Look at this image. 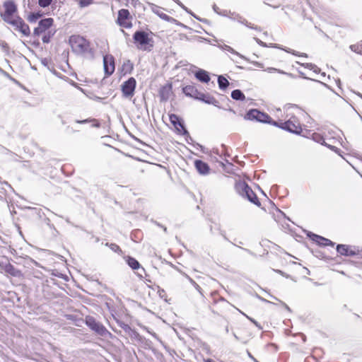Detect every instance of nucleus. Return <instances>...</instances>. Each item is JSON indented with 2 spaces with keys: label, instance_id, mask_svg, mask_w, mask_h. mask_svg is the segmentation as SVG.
Returning <instances> with one entry per match:
<instances>
[{
  "label": "nucleus",
  "instance_id": "f257e3e1",
  "mask_svg": "<svg viewBox=\"0 0 362 362\" xmlns=\"http://www.w3.org/2000/svg\"><path fill=\"white\" fill-rule=\"evenodd\" d=\"M4 11L0 14L1 18L24 36L30 34V30L27 23L18 16L17 6L13 1H6L3 4Z\"/></svg>",
  "mask_w": 362,
  "mask_h": 362
},
{
  "label": "nucleus",
  "instance_id": "f03ea898",
  "mask_svg": "<svg viewBox=\"0 0 362 362\" xmlns=\"http://www.w3.org/2000/svg\"><path fill=\"white\" fill-rule=\"evenodd\" d=\"M304 115L302 110L296 107L291 113L288 112V117L283 123H280L282 129L287 130L294 134H300L303 132V126L300 122V117Z\"/></svg>",
  "mask_w": 362,
  "mask_h": 362
},
{
  "label": "nucleus",
  "instance_id": "7ed1b4c3",
  "mask_svg": "<svg viewBox=\"0 0 362 362\" xmlns=\"http://www.w3.org/2000/svg\"><path fill=\"white\" fill-rule=\"evenodd\" d=\"M152 32L136 30L133 34V42L139 50L151 52L154 47Z\"/></svg>",
  "mask_w": 362,
  "mask_h": 362
},
{
  "label": "nucleus",
  "instance_id": "20e7f679",
  "mask_svg": "<svg viewBox=\"0 0 362 362\" xmlns=\"http://www.w3.org/2000/svg\"><path fill=\"white\" fill-rule=\"evenodd\" d=\"M69 45L74 52L83 54L90 50V42L80 35H73L69 39Z\"/></svg>",
  "mask_w": 362,
  "mask_h": 362
},
{
  "label": "nucleus",
  "instance_id": "39448f33",
  "mask_svg": "<svg viewBox=\"0 0 362 362\" xmlns=\"http://www.w3.org/2000/svg\"><path fill=\"white\" fill-rule=\"evenodd\" d=\"M235 188L237 192L242 197L247 198L254 204L260 206L261 204L257 196L245 182L239 181L236 182Z\"/></svg>",
  "mask_w": 362,
  "mask_h": 362
},
{
  "label": "nucleus",
  "instance_id": "423d86ee",
  "mask_svg": "<svg viewBox=\"0 0 362 362\" xmlns=\"http://www.w3.org/2000/svg\"><path fill=\"white\" fill-rule=\"evenodd\" d=\"M296 106H284L283 108H275L272 110L273 116L272 124L281 128V124L288 117V112L291 113Z\"/></svg>",
  "mask_w": 362,
  "mask_h": 362
},
{
  "label": "nucleus",
  "instance_id": "0eeeda50",
  "mask_svg": "<svg viewBox=\"0 0 362 362\" xmlns=\"http://www.w3.org/2000/svg\"><path fill=\"white\" fill-rule=\"evenodd\" d=\"M214 303L210 306L211 310L216 315H224L230 308V303L218 293H212Z\"/></svg>",
  "mask_w": 362,
  "mask_h": 362
},
{
  "label": "nucleus",
  "instance_id": "6e6552de",
  "mask_svg": "<svg viewBox=\"0 0 362 362\" xmlns=\"http://www.w3.org/2000/svg\"><path fill=\"white\" fill-rule=\"evenodd\" d=\"M182 90L186 95L203 100L209 104L214 103L216 101L214 97L199 92L194 85L186 86L182 88Z\"/></svg>",
  "mask_w": 362,
  "mask_h": 362
},
{
  "label": "nucleus",
  "instance_id": "1a4fd4ad",
  "mask_svg": "<svg viewBox=\"0 0 362 362\" xmlns=\"http://www.w3.org/2000/svg\"><path fill=\"white\" fill-rule=\"evenodd\" d=\"M133 17L129 11L126 8H122L118 11L116 23L121 28L130 29L132 24Z\"/></svg>",
  "mask_w": 362,
  "mask_h": 362
},
{
  "label": "nucleus",
  "instance_id": "9d476101",
  "mask_svg": "<svg viewBox=\"0 0 362 362\" xmlns=\"http://www.w3.org/2000/svg\"><path fill=\"white\" fill-rule=\"evenodd\" d=\"M336 250L340 255L346 257L358 256L362 252L359 247L345 244L337 245Z\"/></svg>",
  "mask_w": 362,
  "mask_h": 362
},
{
  "label": "nucleus",
  "instance_id": "9b49d317",
  "mask_svg": "<svg viewBox=\"0 0 362 362\" xmlns=\"http://www.w3.org/2000/svg\"><path fill=\"white\" fill-rule=\"evenodd\" d=\"M245 117L247 119L256 120L261 122L271 124L272 122V117L269 115L260 112L257 109L250 110L247 114Z\"/></svg>",
  "mask_w": 362,
  "mask_h": 362
},
{
  "label": "nucleus",
  "instance_id": "f8f14e48",
  "mask_svg": "<svg viewBox=\"0 0 362 362\" xmlns=\"http://www.w3.org/2000/svg\"><path fill=\"white\" fill-rule=\"evenodd\" d=\"M85 323L90 329L101 336H105L108 333L107 329L101 323L97 322L93 316H86Z\"/></svg>",
  "mask_w": 362,
  "mask_h": 362
},
{
  "label": "nucleus",
  "instance_id": "ddd939ff",
  "mask_svg": "<svg viewBox=\"0 0 362 362\" xmlns=\"http://www.w3.org/2000/svg\"><path fill=\"white\" fill-rule=\"evenodd\" d=\"M136 81L134 77H130L121 85V90L124 97L132 98L134 95Z\"/></svg>",
  "mask_w": 362,
  "mask_h": 362
},
{
  "label": "nucleus",
  "instance_id": "4468645a",
  "mask_svg": "<svg viewBox=\"0 0 362 362\" xmlns=\"http://www.w3.org/2000/svg\"><path fill=\"white\" fill-rule=\"evenodd\" d=\"M103 68L105 77H109L114 73L115 62L112 54H106L103 57Z\"/></svg>",
  "mask_w": 362,
  "mask_h": 362
},
{
  "label": "nucleus",
  "instance_id": "2eb2a0df",
  "mask_svg": "<svg viewBox=\"0 0 362 362\" xmlns=\"http://www.w3.org/2000/svg\"><path fill=\"white\" fill-rule=\"evenodd\" d=\"M53 23L54 20L52 18H47L41 20L38 23L37 27L34 29V35L40 36L43 33L48 32V30L53 25Z\"/></svg>",
  "mask_w": 362,
  "mask_h": 362
},
{
  "label": "nucleus",
  "instance_id": "dca6fc26",
  "mask_svg": "<svg viewBox=\"0 0 362 362\" xmlns=\"http://www.w3.org/2000/svg\"><path fill=\"white\" fill-rule=\"evenodd\" d=\"M311 240L315 242L316 244L320 246H331L334 247V243H333L329 239H327L326 238H324L322 236L313 234L311 236Z\"/></svg>",
  "mask_w": 362,
  "mask_h": 362
},
{
  "label": "nucleus",
  "instance_id": "f3484780",
  "mask_svg": "<svg viewBox=\"0 0 362 362\" xmlns=\"http://www.w3.org/2000/svg\"><path fill=\"white\" fill-rule=\"evenodd\" d=\"M134 70V64L129 59L124 60L119 69L122 76H125L132 73Z\"/></svg>",
  "mask_w": 362,
  "mask_h": 362
},
{
  "label": "nucleus",
  "instance_id": "a211bd4d",
  "mask_svg": "<svg viewBox=\"0 0 362 362\" xmlns=\"http://www.w3.org/2000/svg\"><path fill=\"white\" fill-rule=\"evenodd\" d=\"M194 167L196 168L197 170L202 175H207L210 172V168L209 165L201 160H195L194 162Z\"/></svg>",
  "mask_w": 362,
  "mask_h": 362
},
{
  "label": "nucleus",
  "instance_id": "6ab92c4d",
  "mask_svg": "<svg viewBox=\"0 0 362 362\" xmlns=\"http://www.w3.org/2000/svg\"><path fill=\"white\" fill-rule=\"evenodd\" d=\"M5 272L14 277H23V273L21 270L17 269L10 263L6 264L4 268Z\"/></svg>",
  "mask_w": 362,
  "mask_h": 362
},
{
  "label": "nucleus",
  "instance_id": "aec40b11",
  "mask_svg": "<svg viewBox=\"0 0 362 362\" xmlns=\"http://www.w3.org/2000/svg\"><path fill=\"white\" fill-rule=\"evenodd\" d=\"M195 77L202 83H208L210 81V76L207 71L200 69L195 73Z\"/></svg>",
  "mask_w": 362,
  "mask_h": 362
},
{
  "label": "nucleus",
  "instance_id": "412c9836",
  "mask_svg": "<svg viewBox=\"0 0 362 362\" xmlns=\"http://www.w3.org/2000/svg\"><path fill=\"white\" fill-rule=\"evenodd\" d=\"M124 259L129 267H131L133 270H136L141 267V264L134 257L131 256H126L124 257Z\"/></svg>",
  "mask_w": 362,
  "mask_h": 362
},
{
  "label": "nucleus",
  "instance_id": "4be33fe9",
  "mask_svg": "<svg viewBox=\"0 0 362 362\" xmlns=\"http://www.w3.org/2000/svg\"><path fill=\"white\" fill-rule=\"evenodd\" d=\"M173 125L175 127V131L178 134L183 135V136L189 134V132L185 129V127L183 124V122H182L181 119H180L179 121H177L176 123L173 124Z\"/></svg>",
  "mask_w": 362,
  "mask_h": 362
},
{
  "label": "nucleus",
  "instance_id": "5701e85b",
  "mask_svg": "<svg viewBox=\"0 0 362 362\" xmlns=\"http://www.w3.org/2000/svg\"><path fill=\"white\" fill-rule=\"evenodd\" d=\"M312 137H313V139L314 141H315L316 142H318V143H320L322 144H324V145L328 146L331 149L334 148V146H332L331 144H328L326 141V139L322 135H321L320 134H319V133H313V135H312Z\"/></svg>",
  "mask_w": 362,
  "mask_h": 362
},
{
  "label": "nucleus",
  "instance_id": "b1692460",
  "mask_svg": "<svg viewBox=\"0 0 362 362\" xmlns=\"http://www.w3.org/2000/svg\"><path fill=\"white\" fill-rule=\"evenodd\" d=\"M76 122L78 124L88 123L90 124L91 127L95 128H99L100 127V122H99L98 119L95 118H88L83 120H76Z\"/></svg>",
  "mask_w": 362,
  "mask_h": 362
},
{
  "label": "nucleus",
  "instance_id": "393cba45",
  "mask_svg": "<svg viewBox=\"0 0 362 362\" xmlns=\"http://www.w3.org/2000/svg\"><path fill=\"white\" fill-rule=\"evenodd\" d=\"M231 97L236 100H244L245 98V95L240 90H234L231 93Z\"/></svg>",
  "mask_w": 362,
  "mask_h": 362
},
{
  "label": "nucleus",
  "instance_id": "a878e982",
  "mask_svg": "<svg viewBox=\"0 0 362 362\" xmlns=\"http://www.w3.org/2000/svg\"><path fill=\"white\" fill-rule=\"evenodd\" d=\"M218 83L219 88L221 89H225L229 86L228 81L223 76H220L218 78Z\"/></svg>",
  "mask_w": 362,
  "mask_h": 362
},
{
  "label": "nucleus",
  "instance_id": "bb28decb",
  "mask_svg": "<svg viewBox=\"0 0 362 362\" xmlns=\"http://www.w3.org/2000/svg\"><path fill=\"white\" fill-rule=\"evenodd\" d=\"M350 49L358 54H362V40L350 46Z\"/></svg>",
  "mask_w": 362,
  "mask_h": 362
},
{
  "label": "nucleus",
  "instance_id": "cd10ccee",
  "mask_svg": "<svg viewBox=\"0 0 362 362\" xmlns=\"http://www.w3.org/2000/svg\"><path fill=\"white\" fill-rule=\"evenodd\" d=\"M170 91V88H167V87H163L160 91V97L162 98V100H167L168 99V94Z\"/></svg>",
  "mask_w": 362,
  "mask_h": 362
},
{
  "label": "nucleus",
  "instance_id": "c85d7f7f",
  "mask_svg": "<svg viewBox=\"0 0 362 362\" xmlns=\"http://www.w3.org/2000/svg\"><path fill=\"white\" fill-rule=\"evenodd\" d=\"M110 248L112 251H114V252H117V253H118V254H119V255L123 254V251H122V250L120 248V247H119L118 245H117V244H115V243H111V244L110 245Z\"/></svg>",
  "mask_w": 362,
  "mask_h": 362
},
{
  "label": "nucleus",
  "instance_id": "c756f323",
  "mask_svg": "<svg viewBox=\"0 0 362 362\" xmlns=\"http://www.w3.org/2000/svg\"><path fill=\"white\" fill-rule=\"evenodd\" d=\"M53 34L50 31L43 33L42 35V40L44 43H48L50 41V38Z\"/></svg>",
  "mask_w": 362,
  "mask_h": 362
},
{
  "label": "nucleus",
  "instance_id": "7c9ffc66",
  "mask_svg": "<svg viewBox=\"0 0 362 362\" xmlns=\"http://www.w3.org/2000/svg\"><path fill=\"white\" fill-rule=\"evenodd\" d=\"M81 7H86L92 4L93 0H77Z\"/></svg>",
  "mask_w": 362,
  "mask_h": 362
},
{
  "label": "nucleus",
  "instance_id": "2f4dec72",
  "mask_svg": "<svg viewBox=\"0 0 362 362\" xmlns=\"http://www.w3.org/2000/svg\"><path fill=\"white\" fill-rule=\"evenodd\" d=\"M52 2V0H38V4L41 7H47L49 6Z\"/></svg>",
  "mask_w": 362,
  "mask_h": 362
},
{
  "label": "nucleus",
  "instance_id": "473e14b6",
  "mask_svg": "<svg viewBox=\"0 0 362 362\" xmlns=\"http://www.w3.org/2000/svg\"><path fill=\"white\" fill-rule=\"evenodd\" d=\"M169 119L172 124L176 123L177 121L180 119V118L175 114L169 115Z\"/></svg>",
  "mask_w": 362,
  "mask_h": 362
},
{
  "label": "nucleus",
  "instance_id": "72a5a7b5",
  "mask_svg": "<svg viewBox=\"0 0 362 362\" xmlns=\"http://www.w3.org/2000/svg\"><path fill=\"white\" fill-rule=\"evenodd\" d=\"M40 16H41V14H40L39 13H32L29 17V20L30 21H35L37 18H39Z\"/></svg>",
  "mask_w": 362,
  "mask_h": 362
},
{
  "label": "nucleus",
  "instance_id": "f704fd0d",
  "mask_svg": "<svg viewBox=\"0 0 362 362\" xmlns=\"http://www.w3.org/2000/svg\"><path fill=\"white\" fill-rule=\"evenodd\" d=\"M293 54L296 55V56H299V57H307L308 55L305 53H303V54H298V53H293Z\"/></svg>",
  "mask_w": 362,
  "mask_h": 362
},
{
  "label": "nucleus",
  "instance_id": "c9c22d12",
  "mask_svg": "<svg viewBox=\"0 0 362 362\" xmlns=\"http://www.w3.org/2000/svg\"><path fill=\"white\" fill-rule=\"evenodd\" d=\"M249 356L251 358H252L255 361H257L256 359L249 353Z\"/></svg>",
  "mask_w": 362,
  "mask_h": 362
},
{
  "label": "nucleus",
  "instance_id": "e433bc0d",
  "mask_svg": "<svg viewBox=\"0 0 362 362\" xmlns=\"http://www.w3.org/2000/svg\"><path fill=\"white\" fill-rule=\"evenodd\" d=\"M71 132H78V130H75V129H74L72 127H71Z\"/></svg>",
  "mask_w": 362,
  "mask_h": 362
}]
</instances>
